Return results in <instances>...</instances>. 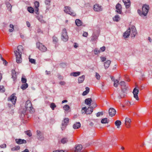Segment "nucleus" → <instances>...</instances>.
<instances>
[{"label": "nucleus", "instance_id": "f257e3e1", "mask_svg": "<svg viewBox=\"0 0 152 152\" xmlns=\"http://www.w3.org/2000/svg\"><path fill=\"white\" fill-rule=\"evenodd\" d=\"M23 51V47L22 45H19L17 47V50L14 51L16 57V61L18 63H20L22 61L21 54Z\"/></svg>", "mask_w": 152, "mask_h": 152}, {"label": "nucleus", "instance_id": "f03ea898", "mask_svg": "<svg viewBox=\"0 0 152 152\" xmlns=\"http://www.w3.org/2000/svg\"><path fill=\"white\" fill-rule=\"evenodd\" d=\"M149 9V7L148 5L144 4L142 6V11L139 10H138L137 12L140 16H142L143 15L144 16H146L148 13Z\"/></svg>", "mask_w": 152, "mask_h": 152}, {"label": "nucleus", "instance_id": "7ed1b4c3", "mask_svg": "<svg viewBox=\"0 0 152 152\" xmlns=\"http://www.w3.org/2000/svg\"><path fill=\"white\" fill-rule=\"evenodd\" d=\"M25 107L26 110H29L31 113H33L34 111V109L32 106L31 102L29 100L26 101Z\"/></svg>", "mask_w": 152, "mask_h": 152}, {"label": "nucleus", "instance_id": "20e7f679", "mask_svg": "<svg viewBox=\"0 0 152 152\" xmlns=\"http://www.w3.org/2000/svg\"><path fill=\"white\" fill-rule=\"evenodd\" d=\"M64 11L66 13L69 14L73 16H76V14L72 10L71 8L69 7H65Z\"/></svg>", "mask_w": 152, "mask_h": 152}, {"label": "nucleus", "instance_id": "39448f33", "mask_svg": "<svg viewBox=\"0 0 152 152\" xmlns=\"http://www.w3.org/2000/svg\"><path fill=\"white\" fill-rule=\"evenodd\" d=\"M93 110V107H88L87 109L86 107L82 108L81 112L82 114L84 113L86 114H90L92 113Z\"/></svg>", "mask_w": 152, "mask_h": 152}, {"label": "nucleus", "instance_id": "423d86ee", "mask_svg": "<svg viewBox=\"0 0 152 152\" xmlns=\"http://www.w3.org/2000/svg\"><path fill=\"white\" fill-rule=\"evenodd\" d=\"M61 39L64 42H66L68 40V37L67 35L66 30L65 28L63 29L61 36Z\"/></svg>", "mask_w": 152, "mask_h": 152}, {"label": "nucleus", "instance_id": "0eeeda50", "mask_svg": "<svg viewBox=\"0 0 152 152\" xmlns=\"http://www.w3.org/2000/svg\"><path fill=\"white\" fill-rule=\"evenodd\" d=\"M69 119L68 118H65L62 121L61 126V130L63 131L64 130L67 125L69 123Z\"/></svg>", "mask_w": 152, "mask_h": 152}, {"label": "nucleus", "instance_id": "6e6552de", "mask_svg": "<svg viewBox=\"0 0 152 152\" xmlns=\"http://www.w3.org/2000/svg\"><path fill=\"white\" fill-rule=\"evenodd\" d=\"M37 46L39 50L42 52H45L47 50V48L45 46L39 42L37 43Z\"/></svg>", "mask_w": 152, "mask_h": 152}, {"label": "nucleus", "instance_id": "1a4fd4ad", "mask_svg": "<svg viewBox=\"0 0 152 152\" xmlns=\"http://www.w3.org/2000/svg\"><path fill=\"white\" fill-rule=\"evenodd\" d=\"M37 137L38 140L40 141H42L44 139L43 134L40 131L37 130Z\"/></svg>", "mask_w": 152, "mask_h": 152}, {"label": "nucleus", "instance_id": "9d476101", "mask_svg": "<svg viewBox=\"0 0 152 152\" xmlns=\"http://www.w3.org/2000/svg\"><path fill=\"white\" fill-rule=\"evenodd\" d=\"M131 36L132 37H134L137 34V31L134 26H132L131 29Z\"/></svg>", "mask_w": 152, "mask_h": 152}, {"label": "nucleus", "instance_id": "9b49d317", "mask_svg": "<svg viewBox=\"0 0 152 152\" xmlns=\"http://www.w3.org/2000/svg\"><path fill=\"white\" fill-rule=\"evenodd\" d=\"M126 88L127 87L125 86V87H122V91L124 93L123 94H121L119 96H118V97L119 99H120L121 98H122L125 96H126Z\"/></svg>", "mask_w": 152, "mask_h": 152}, {"label": "nucleus", "instance_id": "f8f14e48", "mask_svg": "<svg viewBox=\"0 0 152 152\" xmlns=\"http://www.w3.org/2000/svg\"><path fill=\"white\" fill-rule=\"evenodd\" d=\"M139 90L136 88H134L133 90V94L134 97L137 100H138L139 99L138 96V94L139 93Z\"/></svg>", "mask_w": 152, "mask_h": 152}, {"label": "nucleus", "instance_id": "ddd939ff", "mask_svg": "<svg viewBox=\"0 0 152 152\" xmlns=\"http://www.w3.org/2000/svg\"><path fill=\"white\" fill-rule=\"evenodd\" d=\"M99 36V32H94L91 37V41H96V40L97 39L98 37Z\"/></svg>", "mask_w": 152, "mask_h": 152}, {"label": "nucleus", "instance_id": "4468645a", "mask_svg": "<svg viewBox=\"0 0 152 152\" xmlns=\"http://www.w3.org/2000/svg\"><path fill=\"white\" fill-rule=\"evenodd\" d=\"M8 99L12 102L13 104H15L16 101L17 97L15 96L14 94H13L9 97Z\"/></svg>", "mask_w": 152, "mask_h": 152}, {"label": "nucleus", "instance_id": "2eb2a0df", "mask_svg": "<svg viewBox=\"0 0 152 152\" xmlns=\"http://www.w3.org/2000/svg\"><path fill=\"white\" fill-rule=\"evenodd\" d=\"M116 111L115 109L113 108H110L109 110V113L110 116L113 117L116 114Z\"/></svg>", "mask_w": 152, "mask_h": 152}, {"label": "nucleus", "instance_id": "dca6fc26", "mask_svg": "<svg viewBox=\"0 0 152 152\" xmlns=\"http://www.w3.org/2000/svg\"><path fill=\"white\" fill-rule=\"evenodd\" d=\"M131 122V120L130 118L128 117L126 118L125 124L127 128H129L130 127Z\"/></svg>", "mask_w": 152, "mask_h": 152}, {"label": "nucleus", "instance_id": "f3484780", "mask_svg": "<svg viewBox=\"0 0 152 152\" xmlns=\"http://www.w3.org/2000/svg\"><path fill=\"white\" fill-rule=\"evenodd\" d=\"M116 11L118 13L121 14L122 12V7L121 5L118 3L117 4L116 6Z\"/></svg>", "mask_w": 152, "mask_h": 152}, {"label": "nucleus", "instance_id": "a211bd4d", "mask_svg": "<svg viewBox=\"0 0 152 152\" xmlns=\"http://www.w3.org/2000/svg\"><path fill=\"white\" fill-rule=\"evenodd\" d=\"M94 9L95 11L97 12L102 10L101 6L97 4H96L94 5Z\"/></svg>", "mask_w": 152, "mask_h": 152}, {"label": "nucleus", "instance_id": "6ab92c4d", "mask_svg": "<svg viewBox=\"0 0 152 152\" xmlns=\"http://www.w3.org/2000/svg\"><path fill=\"white\" fill-rule=\"evenodd\" d=\"M131 32V29L130 28L124 33L123 37L125 38H127L129 37Z\"/></svg>", "mask_w": 152, "mask_h": 152}, {"label": "nucleus", "instance_id": "aec40b11", "mask_svg": "<svg viewBox=\"0 0 152 152\" xmlns=\"http://www.w3.org/2000/svg\"><path fill=\"white\" fill-rule=\"evenodd\" d=\"M123 1L126 8H128L129 7L131 4L130 0H123Z\"/></svg>", "mask_w": 152, "mask_h": 152}, {"label": "nucleus", "instance_id": "412c9836", "mask_svg": "<svg viewBox=\"0 0 152 152\" xmlns=\"http://www.w3.org/2000/svg\"><path fill=\"white\" fill-rule=\"evenodd\" d=\"M16 142L18 144H22L23 143H26V140H24L21 139H16L15 140Z\"/></svg>", "mask_w": 152, "mask_h": 152}, {"label": "nucleus", "instance_id": "4be33fe9", "mask_svg": "<svg viewBox=\"0 0 152 152\" xmlns=\"http://www.w3.org/2000/svg\"><path fill=\"white\" fill-rule=\"evenodd\" d=\"M82 148V146L81 145H78L75 147V152H82L81 151Z\"/></svg>", "mask_w": 152, "mask_h": 152}, {"label": "nucleus", "instance_id": "5701e85b", "mask_svg": "<svg viewBox=\"0 0 152 152\" xmlns=\"http://www.w3.org/2000/svg\"><path fill=\"white\" fill-rule=\"evenodd\" d=\"M11 75L12 78L13 79L14 81H15L16 79L17 76L15 70L12 69L11 71Z\"/></svg>", "mask_w": 152, "mask_h": 152}, {"label": "nucleus", "instance_id": "b1692460", "mask_svg": "<svg viewBox=\"0 0 152 152\" xmlns=\"http://www.w3.org/2000/svg\"><path fill=\"white\" fill-rule=\"evenodd\" d=\"M111 61L110 60H107L104 63V66L105 69L108 68L111 63Z\"/></svg>", "mask_w": 152, "mask_h": 152}, {"label": "nucleus", "instance_id": "393cba45", "mask_svg": "<svg viewBox=\"0 0 152 152\" xmlns=\"http://www.w3.org/2000/svg\"><path fill=\"white\" fill-rule=\"evenodd\" d=\"M92 101V99L90 98L86 99L85 100V103L89 106L91 105Z\"/></svg>", "mask_w": 152, "mask_h": 152}, {"label": "nucleus", "instance_id": "a878e982", "mask_svg": "<svg viewBox=\"0 0 152 152\" xmlns=\"http://www.w3.org/2000/svg\"><path fill=\"white\" fill-rule=\"evenodd\" d=\"M37 18L41 23H45V21L43 20V17L42 15H39L37 16Z\"/></svg>", "mask_w": 152, "mask_h": 152}, {"label": "nucleus", "instance_id": "bb28decb", "mask_svg": "<svg viewBox=\"0 0 152 152\" xmlns=\"http://www.w3.org/2000/svg\"><path fill=\"white\" fill-rule=\"evenodd\" d=\"M81 126V124L79 122L75 123L73 125V128L74 129H78L80 128Z\"/></svg>", "mask_w": 152, "mask_h": 152}, {"label": "nucleus", "instance_id": "cd10ccee", "mask_svg": "<svg viewBox=\"0 0 152 152\" xmlns=\"http://www.w3.org/2000/svg\"><path fill=\"white\" fill-rule=\"evenodd\" d=\"M75 23L77 26H79L82 25L83 23L80 20L77 19L75 20Z\"/></svg>", "mask_w": 152, "mask_h": 152}, {"label": "nucleus", "instance_id": "c85d7f7f", "mask_svg": "<svg viewBox=\"0 0 152 152\" xmlns=\"http://www.w3.org/2000/svg\"><path fill=\"white\" fill-rule=\"evenodd\" d=\"M85 76L84 75H83L82 76L79 77L78 79V83H82L83 82Z\"/></svg>", "mask_w": 152, "mask_h": 152}, {"label": "nucleus", "instance_id": "c756f323", "mask_svg": "<svg viewBox=\"0 0 152 152\" xmlns=\"http://www.w3.org/2000/svg\"><path fill=\"white\" fill-rule=\"evenodd\" d=\"M6 4L7 8V10L10 11H11L12 6L9 2L6 3Z\"/></svg>", "mask_w": 152, "mask_h": 152}, {"label": "nucleus", "instance_id": "7c9ffc66", "mask_svg": "<svg viewBox=\"0 0 152 152\" xmlns=\"http://www.w3.org/2000/svg\"><path fill=\"white\" fill-rule=\"evenodd\" d=\"M121 124V122L119 120H117L115 122V124L118 128H120Z\"/></svg>", "mask_w": 152, "mask_h": 152}, {"label": "nucleus", "instance_id": "2f4dec72", "mask_svg": "<svg viewBox=\"0 0 152 152\" xmlns=\"http://www.w3.org/2000/svg\"><path fill=\"white\" fill-rule=\"evenodd\" d=\"M10 28L9 29V31L10 32H12L14 30V25L12 24H10L9 26Z\"/></svg>", "mask_w": 152, "mask_h": 152}, {"label": "nucleus", "instance_id": "473e14b6", "mask_svg": "<svg viewBox=\"0 0 152 152\" xmlns=\"http://www.w3.org/2000/svg\"><path fill=\"white\" fill-rule=\"evenodd\" d=\"M80 72H74L71 73V75L73 76L74 77H76L80 75Z\"/></svg>", "mask_w": 152, "mask_h": 152}, {"label": "nucleus", "instance_id": "72a5a7b5", "mask_svg": "<svg viewBox=\"0 0 152 152\" xmlns=\"http://www.w3.org/2000/svg\"><path fill=\"white\" fill-rule=\"evenodd\" d=\"M28 86V85L27 83H25L22 85V86H21V88L23 90H25L26 89Z\"/></svg>", "mask_w": 152, "mask_h": 152}, {"label": "nucleus", "instance_id": "f704fd0d", "mask_svg": "<svg viewBox=\"0 0 152 152\" xmlns=\"http://www.w3.org/2000/svg\"><path fill=\"white\" fill-rule=\"evenodd\" d=\"M109 121V120L107 119V118H103L101 122L102 124H106L108 123Z\"/></svg>", "mask_w": 152, "mask_h": 152}, {"label": "nucleus", "instance_id": "c9c22d12", "mask_svg": "<svg viewBox=\"0 0 152 152\" xmlns=\"http://www.w3.org/2000/svg\"><path fill=\"white\" fill-rule=\"evenodd\" d=\"M86 91H84L83 94L82 95L83 96H85L87 95L89 92V88L88 87L86 88Z\"/></svg>", "mask_w": 152, "mask_h": 152}, {"label": "nucleus", "instance_id": "e433bc0d", "mask_svg": "<svg viewBox=\"0 0 152 152\" xmlns=\"http://www.w3.org/2000/svg\"><path fill=\"white\" fill-rule=\"evenodd\" d=\"M120 19V18L118 15H116L113 18V20L115 21L118 22Z\"/></svg>", "mask_w": 152, "mask_h": 152}, {"label": "nucleus", "instance_id": "4c0bfd02", "mask_svg": "<svg viewBox=\"0 0 152 152\" xmlns=\"http://www.w3.org/2000/svg\"><path fill=\"white\" fill-rule=\"evenodd\" d=\"M68 141V140L66 138H64L61 140V143L64 144L67 143Z\"/></svg>", "mask_w": 152, "mask_h": 152}, {"label": "nucleus", "instance_id": "58836bf2", "mask_svg": "<svg viewBox=\"0 0 152 152\" xmlns=\"http://www.w3.org/2000/svg\"><path fill=\"white\" fill-rule=\"evenodd\" d=\"M28 10L31 13H33L34 11V9L31 7H28Z\"/></svg>", "mask_w": 152, "mask_h": 152}, {"label": "nucleus", "instance_id": "ea45409f", "mask_svg": "<svg viewBox=\"0 0 152 152\" xmlns=\"http://www.w3.org/2000/svg\"><path fill=\"white\" fill-rule=\"evenodd\" d=\"M25 134L28 135L29 137H31L32 136V134L31 131L28 130L26 131H25Z\"/></svg>", "mask_w": 152, "mask_h": 152}, {"label": "nucleus", "instance_id": "a19ab883", "mask_svg": "<svg viewBox=\"0 0 152 152\" xmlns=\"http://www.w3.org/2000/svg\"><path fill=\"white\" fill-rule=\"evenodd\" d=\"M114 82V86L115 87H117L119 84V81L117 80H115Z\"/></svg>", "mask_w": 152, "mask_h": 152}, {"label": "nucleus", "instance_id": "79ce46f5", "mask_svg": "<svg viewBox=\"0 0 152 152\" xmlns=\"http://www.w3.org/2000/svg\"><path fill=\"white\" fill-rule=\"evenodd\" d=\"M94 54L96 55L98 54L100 52V50H98L97 48H95L94 50Z\"/></svg>", "mask_w": 152, "mask_h": 152}, {"label": "nucleus", "instance_id": "37998d69", "mask_svg": "<svg viewBox=\"0 0 152 152\" xmlns=\"http://www.w3.org/2000/svg\"><path fill=\"white\" fill-rule=\"evenodd\" d=\"M50 107L53 110H54V108L56 107L55 104L52 103L50 104Z\"/></svg>", "mask_w": 152, "mask_h": 152}, {"label": "nucleus", "instance_id": "c03bdc74", "mask_svg": "<svg viewBox=\"0 0 152 152\" xmlns=\"http://www.w3.org/2000/svg\"><path fill=\"white\" fill-rule=\"evenodd\" d=\"M70 108L69 106L68 105H65L63 107L64 109L66 110H68Z\"/></svg>", "mask_w": 152, "mask_h": 152}, {"label": "nucleus", "instance_id": "a18cd8bd", "mask_svg": "<svg viewBox=\"0 0 152 152\" xmlns=\"http://www.w3.org/2000/svg\"><path fill=\"white\" fill-rule=\"evenodd\" d=\"M29 61L31 63L35 64V63H36L35 60L34 59L31 58L29 57Z\"/></svg>", "mask_w": 152, "mask_h": 152}, {"label": "nucleus", "instance_id": "49530a36", "mask_svg": "<svg viewBox=\"0 0 152 152\" xmlns=\"http://www.w3.org/2000/svg\"><path fill=\"white\" fill-rule=\"evenodd\" d=\"M119 84L122 87H125L126 86L125 83L124 81H121L120 82Z\"/></svg>", "mask_w": 152, "mask_h": 152}, {"label": "nucleus", "instance_id": "de8ad7c7", "mask_svg": "<svg viewBox=\"0 0 152 152\" xmlns=\"http://www.w3.org/2000/svg\"><path fill=\"white\" fill-rule=\"evenodd\" d=\"M95 77L96 79L97 80H99L100 77V76L99 74L97 72L95 73Z\"/></svg>", "mask_w": 152, "mask_h": 152}, {"label": "nucleus", "instance_id": "09e8293b", "mask_svg": "<svg viewBox=\"0 0 152 152\" xmlns=\"http://www.w3.org/2000/svg\"><path fill=\"white\" fill-rule=\"evenodd\" d=\"M34 5L35 8H38L39 6V2L36 1L34 2Z\"/></svg>", "mask_w": 152, "mask_h": 152}, {"label": "nucleus", "instance_id": "8fccbe9b", "mask_svg": "<svg viewBox=\"0 0 152 152\" xmlns=\"http://www.w3.org/2000/svg\"><path fill=\"white\" fill-rule=\"evenodd\" d=\"M50 1L51 0H45V2L46 5H50Z\"/></svg>", "mask_w": 152, "mask_h": 152}, {"label": "nucleus", "instance_id": "3c124183", "mask_svg": "<svg viewBox=\"0 0 152 152\" xmlns=\"http://www.w3.org/2000/svg\"><path fill=\"white\" fill-rule=\"evenodd\" d=\"M4 91V89L3 86H0V92H3Z\"/></svg>", "mask_w": 152, "mask_h": 152}, {"label": "nucleus", "instance_id": "603ef678", "mask_svg": "<svg viewBox=\"0 0 152 152\" xmlns=\"http://www.w3.org/2000/svg\"><path fill=\"white\" fill-rule=\"evenodd\" d=\"M53 41L55 43H56L58 41V38L54 36L53 38Z\"/></svg>", "mask_w": 152, "mask_h": 152}, {"label": "nucleus", "instance_id": "864d4df0", "mask_svg": "<svg viewBox=\"0 0 152 152\" xmlns=\"http://www.w3.org/2000/svg\"><path fill=\"white\" fill-rule=\"evenodd\" d=\"M21 81L22 83H26V82L27 81V80L26 78H23V77H22L21 78Z\"/></svg>", "mask_w": 152, "mask_h": 152}, {"label": "nucleus", "instance_id": "5fc2aeb1", "mask_svg": "<svg viewBox=\"0 0 152 152\" xmlns=\"http://www.w3.org/2000/svg\"><path fill=\"white\" fill-rule=\"evenodd\" d=\"M38 10H39L38 8H35V11H34V12H35V13L37 14H38L39 13V12H38Z\"/></svg>", "mask_w": 152, "mask_h": 152}, {"label": "nucleus", "instance_id": "6e6d98bb", "mask_svg": "<svg viewBox=\"0 0 152 152\" xmlns=\"http://www.w3.org/2000/svg\"><path fill=\"white\" fill-rule=\"evenodd\" d=\"M101 60L102 61H104L106 60V58L104 57H101Z\"/></svg>", "mask_w": 152, "mask_h": 152}, {"label": "nucleus", "instance_id": "4d7b16f0", "mask_svg": "<svg viewBox=\"0 0 152 152\" xmlns=\"http://www.w3.org/2000/svg\"><path fill=\"white\" fill-rule=\"evenodd\" d=\"M6 147V145L5 144H3L0 145V147L1 148H5Z\"/></svg>", "mask_w": 152, "mask_h": 152}, {"label": "nucleus", "instance_id": "13d9d810", "mask_svg": "<svg viewBox=\"0 0 152 152\" xmlns=\"http://www.w3.org/2000/svg\"><path fill=\"white\" fill-rule=\"evenodd\" d=\"M88 33L87 32H85L83 34V36L84 37H87L88 35Z\"/></svg>", "mask_w": 152, "mask_h": 152}, {"label": "nucleus", "instance_id": "bf43d9fd", "mask_svg": "<svg viewBox=\"0 0 152 152\" xmlns=\"http://www.w3.org/2000/svg\"><path fill=\"white\" fill-rule=\"evenodd\" d=\"M92 107H93V108L96 107L97 106V105L95 103H92Z\"/></svg>", "mask_w": 152, "mask_h": 152}, {"label": "nucleus", "instance_id": "052dcab7", "mask_svg": "<svg viewBox=\"0 0 152 152\" xmlns=\"http://www.w3.org/2000/svg\"><path fill=\"white\" fill-rule=\"evenodd\" d=\"M105 49V46H103L100 48V50L102 52L104 51Z\"/></svg>", "mask_w": 152, "mask_h": 152}, {"label": "nucleus", "instance_id": "680f3d73", "mask_svg": "<svg viewBox=\"0 0 152 152\" xmlns=\"http://www.w3.org/2000/svg\"><path fill=\"white\" fill-rule=\"evenodd\" d=\"M59 83L61 85H64L66 83L64 81H61L59 82Z\"/></svg>", "mask_w": 152, "mask_h": 152}, {"label": "nucleus", "instance_id": "e2e57ef3", "mask_svg": "<svg viewBox=\"0 0 152 152\" xmlns=\"http://www.w3.org/2000/svg\"><path fill=\"white\" fill-rule=\"evenodd\" d=\"M103 115V113L102 112H98L97 114H96V116L97 117H99L100 116V115Z\"/></svg>", "mask_w": 152, "mask_h": 152}, {"label": "nucleus", "instance_id": "0e129e2a", "mask_svg": "<svg viewBox=\"0 0 152 152\" xmlns=\"http://www.w3.org/2000/svg\"><path fill=\"white\" fill-rule=\"evenodd\" d=\"M20 37L22 39H24V35L22 33L20 34Z\"/></svg>", "mask_w": 152, "mask_h": 152}, {"label": "nucleus", "instance_id": "69168bd1", "mask_svg": "<svg viewBox=\"0 0 152 152\" xmlns=\"http://www.w3.org/2000/svg\"><path fill=\"white\" fill-rule=\"evenodd\" d=\"M26 25L28 27H30V23L28 21L26 22Z\"/></svg>", "mask_w": 152, "mask_h": 152}, {"label": "nucleus", "instance_id": "338daca9", "mask_svg": "<svg viewBox=\"0 0 152 152\" xmlns=\"http://www.w3.org/2000/svg\"><path fill=\"white\" fill-rule=\"evenodd\" d=\"M15 148H16V150H18L20 149V147L19 146H15Z\"/></svg>", "mask_w": 152, "mask_h": 152}, {"label": "nucleus", "instance_id": "774afa93", "mask_svg": "<svg viewBox=\"0 0 152 152\" xmlns=\"http://www.w3.org/2000/svg\"><path fill=\"white\" fill-rule=\"evenodd\" d=\"M53 152H64V151L63 150H58L54 151Z\"/></svg>", "mask_w": 152, "mask_h": 152}]
</instances>
